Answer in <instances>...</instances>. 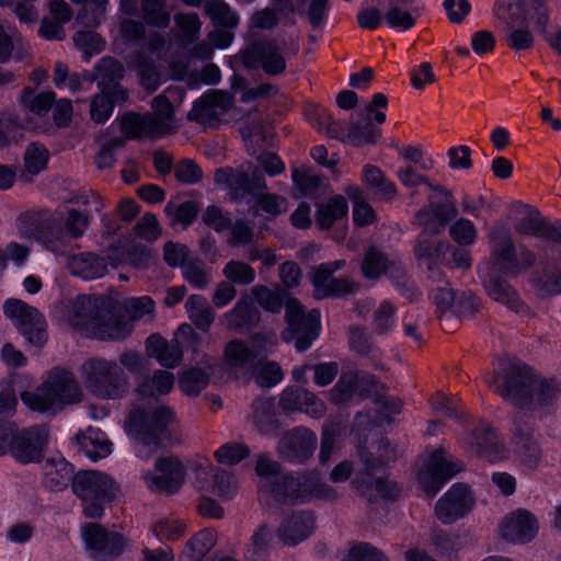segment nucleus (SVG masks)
Listing matches in <instances>:
<instances>
[{
  "label": "nucleus",
  "instance_id": "f257e3e1",
  "mask_svg": "<svg viewBox=\"0 0 561 561\" xmlns=\"http://www.w3.org/2000/svg\"><path fill=\"white\" fill-rule=\"evenodd\" d=\"M488 382L504 399L520 405L529 404L538 411L552 404L559 393L556 382L535 378L526 365L508 357L499 359L494 376Z\"/></svg>",
  "mask_w": 561,
  "mask_h": 561
},
{
  "label": "nucleus",
  "instance_id": "f03ea898",
  "mask_svg": "<svg viewBox=\"0 0 561 561\" xmlns=\"http://www.w3.org/2000/svg\"><path fill=\"white\" fill-rule=\"evenodd\" d=\"M255 471L262 479L261 492L272 493L279 501L304 502L312 497L330 500L336 496L335 490L316 472L300 478L284 474L277 462L265 457L257 459Z\"/></svg>",
  "mask_w": 561,
  "mask_h": 561
},
{
  "label": "nucleus",
  "instance_id": "7ed1b4c3",
  "mask_svg": "<svg viewBox=\"0 0 561 561\" xmlns=\"http://www.w3.org/2000/svg\"><path fill=\"white\" fill-rule=\"evenodd\" d=\"M126 431L135 439V449L141 459H149L178 426L174 411L165 404L135 408L127 421Z\"/></svg>",
  "mask_w": 561,
  "mask_h": 561
},
{
  "label": "nucleus",
  "instance_id": "20e7f679",
  "mask_svg": "<svg viewBox=\"0 0 561 561\" xmlns=\"http://www.w3.org/2000/svg\"><path fill=\"white\" fill-rule=\"evenodd\" d=\"M73 493L82 501L83 514L101 518L105 506L121 494L116 480L103 471L82 470L72 480Z\"/></svg>",
  "mask_w": 561,
  "mask_h": 561
},
{
  "label": "nucleus",
  "instance_id": "39448f33",
  "mask_svg": "<svg viewBox=\"0 0 561 561\" xmlns=\"http://www.w3.org/2000/svg\"><path fill=\"white\" fill-rule=\"evenodd\" d=\"M80 374L85 387L100 398H119L128 390V377L121 365L114 360L88 359L81 365Z\"/></svg>",
  "mask_w": 561,
  "mask_h": 561
},
{
  "label": "nucleus",
  "instance_id": "423d86ee",
  "mask_svg": "<svg viewBox=\"0 0 561 561\" xmlns=\"http://www.w3.org/2000/svg\"><path fill=\"white\" fill-rule=\"evenodd\" d=\"M152 114L129 113L122 117L121 130L128 139L141 136L160 137L170 133L173 127V106L165 94L152 101Z\"/></svg>",
  "mask_w": 561,
  "mask_h": 561
},
{
  "label": "nucleus",
  "instance_id": "0eeeda50",
  "mask_svg": "<svg viewBox=\"0 0 561 561\" xmlns=\"http://www.w3.org/2000/svg\"><path fill=\"white\" fill-rule=\"evenodd\" d=\"M64 225L65 229L60 227L56 219H51L42 222L31 232L24 226H20L19 230L22 236L35 239L47 250L59 254L66 250V236L78 239L84 233L89 225L88 216L76 209H70Z\"/></svg>",
  "mask_w": 561,
  "mask_h": 561
},
{
  "label": "nucleus",
  "instance_id": "6e6552de",
  "mask_svg": "<svg viewBox=\"0 0 561 561\" xmlns=\"http://www.w3.org/2000/svg\"><path fill=\"white\" fill-rule=\"evenodd\" d=\"M298 51L295 41L273 39L255 43L243 51V62L249 68H262L268 75H278L286 68L289 55Z\"/></svg>",
  "mask_w": 561,
  "mask_h": 561
},
{
  "label": "nucleus",
  "instance_id": "1a4fd4ad",
  "mask_svg": "<svg viewBox=\"0 0 561 561\" xmlns=\"http://www.w3.org/2000/svg\"><path fill=\"white\" fill-rule=\"evenodd\" d=\"M5 317L32 345L43 346L47 341V322L42 312L22 300L9 299L3 306Z\"/></svg>",
  "mask_w": 561,
  "mask_h": 561
},
{
  "label": "nucleus",
  "instance_id": "9d476101",
  "mask_svg": "<svg viewBox=\"0 0 561 561\" xmlns=\"http://www.w3.org/2000/svg\"><path fill=\"white\" fill-rule=\"evenodd\" d=\"M493 12L507 28L527 23L545 31L548 22V10L542 0H497Z\"/></svg>",
  "mask_w": 561,
  "mask_h": 561
},
{
  "label": "nucleus",
  "instance_id": "9b49d317",
  "mask_svg": "<svg viewBox=\"0 0 561 561\" xmlns=\"http://www.w3.org/2000/svg\"><path fill=\"white\" fill-rule=\"evenodd\" d=\"M285 309L288 329L284 331L283 337L287 342L296 337L297 351L304 352L319 334L320 312L313 309L306 313L297 299H289Z\"/></svg>",
  "mask_w": 561,
  "mask_h": 561
},
{
  "label": "nucleus",
  "instance_id": "f8f14e48",
  "mask_svg": "<svg viewBox=\"0 0 561 561\" xmlns=\"http://www.w3.org/2000/svg\"><path fill=\"white\" fill-rule=\"evenodd\" d=\"M460 469L459 463L454 462L443 450L436 449L422 457L416 477L422 490L434 496Z\"/></svg>",
  "mask_w": 561,
  "mask_h": 561
},
{
  "label": "nucleus",
  "instance_id": "ddd939ff",
  "mask_svg": "<svg viewBox=\"0 0 561 561\" xmlns=\"http://www.w3.org/2000/svg\"><path fill=\"white\" fill-rule=\"evenodd\" d=\"M48 444V431L45 426L33 425L19 428L15 425L9 454L16 462L27 465L39 461Z\"/></svg>",
  "mask_w": 561,
  "mask_h": 561
},
{
  "label": "nucleus",
  "instance_id": "4468645a",
  "mask_svg": "<svg viewBox=\"0 0 561 561\" xmlns=\"http://www.w3.org/2000/svg\"><path fill=\"white\" fill-rule=\"evenodd\" d=\"M103 306V297L79 295L65 305L62 321L90 337Z\"/></svg>",
  "mask_w": 561,
  "mask_h": 561
},
{
  "label": "nucleus",
  "instance_id": "2eb2a0df",
  "mask_svg": "<svg viewBox=\"0 0 561 561\" xmlns=\"http://www.w3.org/2000/svg\"><path fill=\"white\" fill-rule=\"evenodd\" d=\"M185 469L176 457H160L152 470L142 472L146 486L153 492L174 493L183 484Z\"/></svg>",
  "mask_w": 561,
  "mask_h": 561
},
{
  "label": "nucleus",
  "instance_id": "dca6fc26",
  "mask_svg": "<svg viewBox=\"0 0 561 561\" xmlns=\"http://www.w3.org/2000/svg\"><path fill=\"white\" fill-rule=\"evenodd\" d=\"M253 298L247 297L238 301L236 307L224 316V322L229 329H237L251 320L252 300L271 312H278L282 308L283 298L278 291L264 286H256L252 289Z\"/></svg>",
  "mask_w": 561,
  "mask_h": 561
},
{
  "label": "nucleus",
  "instance_id": "f3484780",
  "mask_svg": "<svg viewBox=\"0 0 561 561\" xmlns=\"http://www.w3.org/2000/svg\"><path fill=\"white\" fill-rule=\"evenodd\" d=\"M474 505V499L467 485L454 484L435 505V515L445 525L467 516Z\"/></svg>",
  "mask_w": 561,
  "mask_h": 561
},
{
  "label": "nucleus",
  "instance_id": "a211bd4d",
  "mask_svg": "<svg viewBox=\"0 0 561 561\" xmlns=\"http://www.w3.org/2000/svg\"><path fill=\"white\" fill-rule=\"evenodd\" d=\"M513 448L518 460L528 468H536L541 458V449L533 435V425L524 413L514 416Z\"/></svg>",
  "mask_w": 561,
  "mask_h": 561
},
{
  "label": "nucleus",
  "instance_id": "6ab92c4d",
  "mask_svg": "<svg viewBox=\"0 0 561 561\" xmlns=\"http://www.w3.org/2000/svg\"><path fill=\"white\" fill-rule=\"evenodd\" d=\"M214 180L219 187L228 190L236 198L265 187L264 178L251 167H248L247 170L218 169Z\"/></svg>",
  "mask_w": 561,
  "mask_h": 561
},
{
  "label": "nucleus",
  "instance_id": "aec40b11",
  "mask_svg": "<svg viewBox=\"0 0 561 561\" xmlns=\"http://www.w3.org/2000/svg\"><path fill=\"white\" fill-rule=\"evenodd\" d=\"M317 446V436L306 427L286 432L278 442L279 456L290 462L301 463L309 459Z\"/></svg>",
  "mask_w": 561,
  "mask_h": 561
},
{
  "label": "nucleus",
  "instance_id": "412c9836",
  "mask_svg": "<svg viewBox=\"0 0 561 561\" xmlns=\"http://www.w3.org/2000/svg\"><path fill=\"white\" fill-rule=\"evenodd\" d=\"M57 411L81 400V390L72 373L55 368L43 379Z\"/></svg>",
  "mask_w": 561,
  "mask_h": 561
},
{
  "label": "nucleus",
  "instance_id": "4be33fe9",
  "mask_svg": "<svg viewBox=\"0 0 561 561\" xmlns=\"http://www.w3.org/2000/svg\"><path fill=\"white\" fill-rule=\"evenodd\" d=\"M265 345L266 341L259 335L252 339L250 345L233 340L225 348L226 364L236 371L254 373L256 358L266 351Z\"/></svg>",
  "mask_w": 561,
  "mask_h": 561
},
{
  "label": "nucleus",
  "instance_id": "5701e85b",
  "mask_svg": "<svg viewBox=\"0 0 561 561\" xmlns=\"http://www.w3.org/2000/svg\"><path fill=\"white\" fill-rule=\"evenodd\" d=\"M196 484L222 500L231 499L237 490L234 478L215 468L208 459L202 460L196 467Z\"/></svg>",
  "mask_w": 561,
  "mask_h": 561
},
{
  "label": "nucleus",
  "instance_id": "b1692460",
  "mask_svg": "<svg viewBox=\"0 0 561 561\" xmlns=\"http://www.w3.org/2000/svg\"><path fill=\"white\" fill-rule=\"evenodd\" d=\"M490 248L491 257L482 264H490L492 272H501L505 275L518 272L515 248L508 232L495 228L490 236Z\"/></svg>",
  "mask_w": 561,
  "mask_h": 561
},
{
  "label": "nucleus",
  "instance_id": "393cba45",
  "mask_svg": "<svg viewBox=\"0 0 561 561\" xmlns=\"http://www.w3.org/2000/svg\"><path fill=\"white\" fill-rule=\"evenodd\" d=\"M344 261L339 260L331 263H323L313 271L312 284L314 296L319 299L329 296H341L354 290V283L348 279H337L333 273L344 266Z\"/></svg>",
  "mask_w": 561,
  "mask_h": 561
},
{
  "label": "nucleus",
  "instance_id": "a878e982",
  "mask_svg": "<svg viewBox=\"0 0 561 561\" xmlns=\"http://www.w3.org/2000/svg\"><path fill=\"white\" fill-rule=\"evenodd\" d=\"M463 446L469 453L490 461L506 457V450L500 443L496 433L486 423L480 424L477 430L467 434L463 438Z\"/></svg>",
  "mask_w": 561,
  "mask_h": 561
},
{
  "label": "nucleus",
  "instance_id": "bb28decb",
  "mask_svg": "<svg viewBox=\"0 0 561 561\" xmlns=\"http://www.w3.org/2000/svg\"><path fill=\"white\" fill-rule=\"evenodd\" d=\"M536 517L525 510H517L506 515L500 524L501 536L513 543H526L538 533Z\"/></svg>",
  "mask_w": 561,
  "mask_h": 561
},
{
  "label": "nucleus",
  "instance_id": "cd10ccee",
  "mask_svg": "<svg viewBox=\"0 0 561 561\" xmlns=\"http://www.w3.org/2000/svg\"><path fill=\"white\" fill-rule=\"evenodd\" d=\"M81 536L87 549L93 557L116 556L125 545L122 535L107 533L98 524H87L81 528Z\"/></svg>",
  "mask_w": 561,
  "mask_h": 561
},
{
  "label": "nucleus",
  "instance_id": "c85d7f7f",
  "mask_svg": "<svg viewBox=\"0 0 561 561\" xmlns=\"http://www.w3.org/2000/svg\"><path fill=\"white\" fill-rule=\"evenodd\" d=\"M94 324L90 337L100 340H122L133 331V325L118 317L112 300L107 298H104V306Z\"/></svg>",
  "mask_w": 561,
  "mask_h": 561
},
{
  "label": "nucleus",
  "instance_id": "c756f323",
  "mask_svg": "<svg viewBox=\"0 0 561 561\" xmlns=\"http://www.w3.org/2000/svg\"><path fill=\"white\" fill-rule=\"evenodd\" d=\"M479 275L488 295L495 301L505 305L511 309H517L519 299L516 291L499 277L501 272H492L490 264H479Z\"/></svg>",
  "mask_w": 561,
  "mask_h": 561
},
{
  "label": "nucleus",
  "instance_id": "7c9ffc66",
  "mask_svg": "<svg viewBox=\"0 0 561 561\" xmlns=\"http://www.w3.org/2000/svg\"><path fill=\"white\" fill-rule=\"evenodd\" d=\"M279 407L286 412L299 411L312 417H320L324 413L323 402L305 389H285L279 398Z\"/></svg>",
  "mask_w": 561,
  "mask_h": 561
},
{
  "label": "nucleus",
  "instance_id": "2f4dec72",
  "mask_svg": "<svg viewBox=\"0 0 561 561\" xmlns=\"http://www.w3.org/2000/svg\"><path fill=\"white\" fill-rule=\"evenodd\" d=\"M373 466L369 463L366 467V472L363 477L355 478L353 484L368 500H375L377 497L382 499H394L399 494L398 485L383 477H377L373 481Z\"/></svg>",
  "mask_w": 561,
  "mask_h": 561
},
{
  "label": "nucleus",
  "instance_id": "473e14b6",
  "mask_svg": "<svg viewBox=\"0 0 561 561\" xmlns=\"http://www.w3.org/2000/svg\"><path fill=\"white\" fill-rule=\"evenodd\" d=\"M67 266L72 275L81 277L84 280L101 278L107 273L105 259L91 252L70 256Z\"/></svg>",
  "mask_w": 561,
  "mask_h": 561
},
{
  "label": "nucleus",
  "instance_id": "72a5a7b5",
  "mask_svg": "<svg viewBox=\"0 0 561 561\" xmlns=\"http://www.w3.org/2000/svg\"><path fill=\"white\" fill-rule=\"evenodd\" d=\"M314 519L309 513H295L284 519L278 535L284 543L295 546L307 539L313 530Z\"/></svg>",
  "mask_w": 561,
  "mask_h": 561
},
{
  "label": "nucleus",
  "instance_id": "f704fd0d",
  "mask_svg": "<svg viewBox=\"0 0 561 561\" xmlns=\"http://www.w3.org/2000/svg\"><path fill=\"white\" fill-rule=\"evenodd\" d=\"M77 442L84 455L93 461L106 458L112 454V443L99 428L89 427L77 435Z\"/></svg>",
  "mask_w": 561,
  "mask_h": 561
},
{
  "label": "nucleus",
  "instance_id": "c9c22d12",
  "mask_svg": "<svg viewBox=\"0 0 561 561\" xmlns=\"http://www.w3.org/2000/svg\"><path fill=\"white\" fill-rule=\"evenodd\" d=\"M146 351L162 366L174 367L182 358V351L176 340L170 343L160 335L152 334L146 341Z\"/></svg>",
  "mask_w": 561,
  "mask_h": 561
},
{
  "label": "nucleus",
  "instance_id": "e433bc0d",
  "mask_svg": "<svg viewBox=\"0 0 561 561\" xmlns=\"http://www.w3.org/2000/svg\"><path fill=\"white\" fill-rule=\"evenodd\" d=\"M43 472L45 485L53 491L65 489L70 480H73V468L62 457L48 458L43 467Z\"/></svg>",
  "mask_w": 561,
  "mask_h": 561
},
{
  "label": "nucleus",
  "instance_id": "4c0bfd02",
  "mask_svg": "<svg viewBox=\"0 0 561 561\" xmlns=\"http://www.w3.org/2000/svg\"><path fill=\"white\" fill-rule=\"evenodd\" d=\"M450 216V208L445 203L433 204L421 209L415 216V224L421 227L424 233L439 232Z\"/></svg>",
  "mask_w": 561,
  "mask_h": 561
},
{
  "label": "nucleus",
  "instance_id": "58836bf2",
  "mask_svg": "<svg viewBox=\"0 0 561 561\" xmlns=\"http://www.w3.org/2000/svg\"><path fill=\"white\" fill-rule=\"evenodd\" d=\"M173 386V374L165 370H157L152 376L142 379L137 387V391L144 398H159L170 393Z\"/></svg>",
  "mask_w": 561,
  "mask_h": 561
},
{
  "label": "nucleus",
  "instance_id": "ea45409f",
  "mask_svg": "<svg viewBox=\"0 0 561 561\" xmlns=\"http://www.w3.org/2000/svg\"><path fill=\"white\" fill-rule=\"evenodd\" d=\"M252 422L263 435H273L278 423L275 419L274 402L271 399H257L252 404Z\"/></svg>",
  "mask_w": 561,
  "mask_h": 561
},
{
  "label": "nucleus",
  "instance_id": "a19ab883",
  "mask_svg": "<svg viewBox=\"0 0 561 561\" xmlns=\"http://www.w3.org/2000/svg\"><path fill=\"white\" fill-rule=\"evenodd\" d=\"M217 534L214 529H204L195 535L186 545L180 561H201L216 545Z\"/></svg>",
  "mask_w": 561,
  "mask_h": 561
},
{
  "label": "nucleus",
  "instance_id": "79ce46f5",
  "mask_svg": "<svg viewBox=\"0 0 561 561\" xmlns=\"http://www.w3.org/2000/svg\"><path fill=\"white\" fill-rule=\"evenodd\" d=\"M20 399L33 412L43 414H56L58 412L44 381L33 390L22 391Z\"/></svg>",
  "mask_w": 561,
  "mask_h": 561
},
{
  "label": "nucleus",
  "instance_id": "37998d69",
  "mask_svg": "<svg viewBox=\"0 0 561 561\" xmlns=\"http://www.w3.org/2000/svg\"><path fill=\"white\" fill-rule=\"evenodd\" d=\"M185 309L191 321L201 330L208 331L214 322L215 313L208 306L206 298L192 295L185 302Z\"/></svg>",
  "mask_w": 561,
  "mask_h": 561
},
{
  "label": "nucleus",
  "instance_id": "c03bdc74",
  "mask_svg": "<svg viewBox=\"0 0 561 561\" xmlns=\"http://www.w3.org/2000/svg\"><path fill=\"white\" fill-rule=\"evenodd\" d=\"M204 9L216 25L234 28L240 22V16L237 11L222 0H206Z\"/></svg>",
  "mask_w": 561,
  "mask_h": 561
},
{
  "label": "nucleus",
  "instance_id": "a18cd8bd",
  "mask_svg": "<svg viewBox=\"0 0 561 561\" xmlns=\"http://www.w3.org/2000/svg\"><path fill=\"white\" fill-rule=\"evenodd\" d=\"M363 180L368 186L375 188L376 193L385 199H392L397 195L394 183L388 180L383 172L375 165L367 164L364 167Z\"/></svg>",
  "mask_w": 561,
  "mask_h": 561
},
{
  "label": "nucleus",
  "instance_id": "49530a36",
  "mask_svg": "<svg viewBox=\"0 0 561 561\" xmlns=\"http://www.w3.org/2000/svg\"><path fill=\"white\" fill-rule=\"evenodd\" d=\"M347 202L342 196H334L328 203L319 206L317 221L321 228H330L335 220L346 216Z\"/></svg>",
  "mask_w": 561,
  "mask_h": 561
},
{
  "label": "nucleus",
  "instance_id": "de8ad7c7",
  "mask_svg": "<svg viewBox=\"0 0 561 561\" xmlns=\"http://www.w3.org/2000/svg\"><path fill=\"white\" fill-rule=\"evenodd\" d=\"M360 397L359 379L354 373L343 374L331 390V399L335 403H346Z\"/></svg>",
  "mask_w": 561,
  "mask_h": 561
},
{
  "label": "nucleus",
  "instance_id": "09e8293b",
  "mask_svg": "<svg viewBox=\"0 0 561 561\" xmlns=\"http://www.w3.org/2000/svg\"><path fill=\"white\" fill-rule=\"evenodd\" d=\"M394 267V263L390 262L381 252L376 249H369L364 256L362 263V272L368 279L379 278L386 275Z\"/></svg>",
  "mask_w": 561,
  "mask_h": 561
},
{
  "label": "nucleus",
  "instance_id": "8fccbe9b",
  "mask_svg": "<svg viewBox=\"0 0 561 561\" xmlns=\"http://www.w3.org/2000/svg\"><path fill=\"white\" fill-rule=\"evenodd\" d=\"M347 136L351 142L362 146L375 142L380 136V130L373 126L370 116L364 115L360 121L352 124Z\"/></svg>",
  "mask_w": 561,
  "mask_h": 561
},
{
  "label": "nucleus",
  "instance_id": "3c124183",
  "mask_svg": "<svg viewBox=\"0 0 561 561\" xmlns=\"http://www.w3.org/2000/svg\"><path fill=\"white\" fill-rule=\"evenodd\" d=\"M55 101L54 92L35 93L32 90L23 91L20 103L22 107L36 115H43L49 111Z\"/></svg>",
  "mask_w": 561,
  "mask_h": 561
},
{
  "label": "nucleus",
  "instance_id": "603ef678",
  "mask_svg": "<svg viewBox=\"0 0 561 561\" xmlns=\"http://www.w3.org/2000/svg\"><path fill=\"white\" fill-rule=\"evenodd\" d=\"M73 43L82 53V57L85 61H89L93 55L100 54L105 46V42L102 37L91 31H81L76 33L73 36Z\"/></svg>",
  "mask_w": 561,
  "mask_h": 561
},
{
  "label": "nucleus",
  "instance_id": "864d4df0",
  "mask_svg": "<svg viewBox=\"0 0 561 561\" xmlns=\"http://www.w3.org/2000/svg\"><path fill=\"white\" fill-rule=\"evenodd\" d=\"M142 19L150 25L167 27L170 13L164 9V0H141Z\"/></svg>",
  "mask_w": 561,
  "mask_h": 561
},
{
  "label": "nucleus",
  "instance_id": "5fc2aeb1",
  "mask_svg": "<svg viewBox=\"0 0 561 561\" xmlns=\"http://www.w3.org/2000/svg\"><path fill=\"white\" fill-rule=\"evenodd\" d=\"M48 151L44 146L31 144L24 153V171L33 176L43 171L48 162Z\"/></svg>",
  "mask_w": 561,
  "mask_h": 561
},
{
  "label": "nucleus",
  "instance_id": "6e6d98bb",
  "mask_svg": "<svg viewBox=\"0 0 561 561\" xmlns=\"http://www.w3.org/2000/svg\"><path fill=\"white\" fill-rule=\"evenodd\" d=\"M252 374L255 376L256 383L264 388L277 385L284 377L279 365L275 362H259Z\"/></svg>",
  "mask_w": 561,
  "mask_h": 561
},
{
  "label": "nucleus",
  "instance_id": "4d7b16f0",
  "mask_svg": "<svg viewBox=\"0 0 561 561\" xmlns=\"http://www.w3.org/2000/svg\"><path fill=\"white\" fill-rule=\"evenodd\" d=\"M449 244L445 241L438 240H420L416 245V254L419 259L424 260L428 266L440 261Z\"/></svg>",
  "mask_w": 561,
  "mask_h": 561
},
{
  "label": "nucleus",
  "instance_id": "13d9d810",
  "mask_svg": "<svg viewBox=\"0 0 561 561\" xmlns=\"http://www.w3.org/2000/svg\"><path fill=\"white\" fill-rule=\"evenodd\" d=\"M130 66L137 70L144 87L149 90H156L160 85L161 78L159 71L142 56H138L135 60H131Z\"/></svg>",
  "mask_w": 561,
  "mask_h": 561
},
{
  "label": "nucleus",
  "instance_id": "bf43d9fd",
  "mask_svg": "<svg viewBox=\"0 0 561 561\" xmlns=\"http://www.w3.org/2000/svg\"><path fill=\"white\" fill-rule=\"evenodd\" d=\"M216 460L225 466H233L249 456V449L241 443H227L214 454Z\"/></svg>",
  "mask_w": 561,
  "mask_h": 561
},
{
  "label": "nucleus",
  "instance_id": "052dcab7",
  "mask_svg": "<svg viewBox=\"0 0 561 561\" xmlns=\"http://www.w3.org/2000/svg\"><path fill=\"white\" fill-rule=\"evenodd\" d=\"M394 313V307L390 301H381L373 314V324L375 331L380 334L389 331L396 323Z\"/></svg>",
  "mask_w": 561,
  "mask_h": 561
},
{
  "label": "nucleus",
  "instance_id": "680f3d73",
  "mask_svg": "<svg viewBox=\"0 0 561 561\" xmlns=\"http://www.w3.org/2000/svg\"><path fill=\"white\" fill-rule=\"evenodd\" d=\"M524 217L518 221L516 230L526 236H545L546 229L543 228L542 220L535 209L524 206Z\"/></svg>",
  "mask_w": 561,
  "mask_h": 561
},
{
  "label": "nucleus",
  "instance_id": "e2e57ef3",
  "mask_svg": "<svg viewBox=\"0 0 561 561\" xmlns=\"http://www.w3.org/2000/svg\"><path fill=\"white\" fill-rule=\"evenodd\" d=\"M125 308L133 320H141L146 317L153 319L154 301L148 297H133L125 301Z\"/></svg>",
  "mask_w": 561,
  "mask_h": 561
},
{
  "label": "nucleus",
  "instance_id": "0e129e2a",
  "mask_svg": "<svg viewBox=\"0 0 561 561\" xmlns=\"http://www.w3.org/2000/svg\"><path fill=\"white\" fill-rule=\"evenodd\" d=\"M222 273L228 279L237 284L248 285L255 279L254 270L250 265L240 261L228 262L224 267Z\"/></svg>",
  "mask_w": 561,
  "mask_h": 561
},
{
  "label": "nucleus",
  "instance_id": "69168bd1",
  "mask_svg": "<svg viewBox=\"0 0 561 561\" xmlns=\"http://www.w3.org/2000/svg\"><path fill=\"white\" fill-rule=\"evenodd\" d=\"M207 385V377L201 369H188L182 373L179 386L186 394H197Z\"/></svg>",
  "mask_w": 561,
  "mask_h": 561
},
{
  "label": "nucleus",
  "instance_id": "338daca9",
  "mask_svg": "<svg viewBox=\"0 0 561 561\" xmlns=\"http://www.w3.org/2000/svg\"><path fill=\"white\" fill-rule=\"evenodd\" d=\"M450 236L459 244L469 245L477 239V229L473 222L466 218L456 220L450 226Z\"/></svg>",
  "mask_w": 561,
  "mask_h": 561
},
{
  "label": "nucleus",
  "instance_id": "774afa93",
  "mask_svg": "<svg viewBox=\"0 0 561 561\" xmlns=\"http://www.w3.org/2000/svg\"><path fill=\"white\" fill-rule=\"evenodd\" d=\"M344 561H389L378 548L369 543H358L350 549Z\"/></svg>",
  "mask_w": 561,
  "mask_h": 561
}]
</instances>
